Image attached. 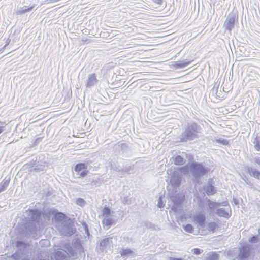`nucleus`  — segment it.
I'll return each instance as SVG.
<instances>
[{"label": "nucleus", "mask_w": 260, "mask_h": 260, "mask_svg": "<svg viewBox=\"0 0 260 260\" xmlns=\"http://www.w3.org/2000/svg\"><path fill=\"white\" fill-rule=\"evenodd\" d=\"M201 130V126L195 122L187 123L179 136V142H187L198 138Z\"/></svg>", "instance_id": "f257e3e1"}, {"label": "nucleus", "mask_w": 260, "mask_h": 260, "mask_svg": "<svg viewBox=\"0 0 260 260\" xmlns=\"http://www.w3.org/2000/svg\"><path fill=\"white\" fill-rule=\"evenodd\" d=\"M190 170L193 177L198 179L208 173L209 168L204 167L202 163L193 162L190 166Z\"/></svg>", "instance_id": "f03ea898"}, {"label": "nucleus", "mask_w": 260, "mask_h": 260, "mask_svg": "<svg viewBox=\"0 0 260 260\" xmlns=\"http://www.w3.org/2000/svg\"><path fill=\"white\" fill-rule=\"evenodd\" d=\"M170 199L173 202L171 210L175 212L180 210L181 204L184 199V196H180L178 194L171 196Z\"/></svg>", "instance_id": "7ed1b4c3"}, {"label": "nucleus", "mask_w": 260, "mask_h": 260, "mask_svg": "<svg viewBox=\"0 0 260 260\" xmlns=\"http://www.w3.org/2000/svg\"><path fill=\"white\" fill-rule=\"evenodd\" d=\"M237 20L238 16L235 13H230L224 24L225 29L231 31L234 28L235 21Z\"/></svg>", "instance_id": "20e7f679"}, {"label": "nucleus", "mask_w": 260, "mask_h": 260, "mask_svg": "<svg viewBox=\"0 0 260 260\" xmlns=\"http://www.w3.org/2000/svg\"><path fill=\"white\" fill-rule=\"evenodd\" d=\"M181 181V176L180 174L176 171L173 172L170 177V183L173 187H178Z\"/></svg>", "instance_id": "39448f33"}, {"label": "nucleus", "mask_w": 260, "mask_h": 260, "mask_svg": "<svg viewBox=\"0 0 260 260\" xmlns=\"http://www.w3.org/2000/svg\"><path fill=\"white\" fill-rule=\"evenodd\" d=\"M27 212H29L28 216L31 220L35 223H39L41 218L42 212L37 209H28Z\"/></svg>", "instance_id": "423d86ee"}, {"label": "nucleus", "mask_w": 260, "mask_h": 260, "mask_svg": "<svg viewBox=\"0 0 260 260\" xmlns=\"http://www.w3.org/2000/svg\"><path fill=\"white\" fill-rule=\"evenodd\" d=\"M244 170L246 173H248L251 176L257 179H260V171L256 169L246 166L244 167Z\"/></svg>", "instance_id": "0eeeda50"}, {"label": "nucleus", "mask_w": 260, "mask_h": 260, "mask_svg": "<svg viewBox=\"0 0 260 260\" xmlns=\"http://www.w3.org/2000/svg\"><path fill=\"white\" fill-rule=\"evenodd\" d=\"M98 82V80L95 73L89 74L88 76L86 86L87 88H91V87L95 85Z\"/></svg>", "instance_id": "6e6552de"}, {"label": "nucleus", "mask_w": 260, "mask_h": 260, "mask_svg": "<svg viewBox=\"0 0 260 260\" xmlns=\"http://www.w3.org/2000/svg\"><path fill=\"white\" fill-rule=\"evenodd\" d=\"M48 166V164L46 161H38L36 162L35 167L34 169V171L36 172H39L41 171H46Z\"/></svg>", "instance_id": "1a4fd4ad"}, {"label": "nucleus", "mask_w": 260, "mask_h": 260, "mask_svg": "<svg viewBox=\"0 0 260 260\" xmlns=\"http://www.w3.org/2000/svg\"><path fill=\"white\" fill-rule=\"evenodd\" d=\"M76 230L75 228L72 227V225L70 224H64L62 228V233L66 236L72 235L75 232Z\"/></svg>", "instance_id": "9d476101"}, {"label": "nucleus", "mask_w": 260, "mask_h": 260, "mask_svg": "<svg viewBox=\"0 0 260 260\" xmlns=\"http://www.w3.org/2000/svg\"><path fill=\"white\" fill-rule=\"evenodd\" d=\"M72 245L73 248L79 253L84 252V248L82 246L81 241L77 238L73 241Z\"/></svg>", "instance_id": "9b49d317"}, {"label": "nucleus", "mask_w": 260, "mask_h": 260, "mask_svg": "<svg viewBox=\"0 0 260 260\" xmlns=\"http://www.w3.org/2000/svg\"><path fill=\"white\" fill-rule=\"evenodd\" d=\"M215 213L218 216L223 217L227 219L229 218L231 216V213L226 211L223 208L217 209Z\"/></svg>", "instance_id": "f8f14e48"}, {"label": "nucleus", "mask_w": 260, "mask_h": 260, "mask_svg": "<svg viewBox=\"0 0 260 260\" xmlns=\"http://www.w3.org/2000/svg\"><path fill=\"white\" fill-rule=\"evenodd\" d=\"M110 238H104L101 241L99 245L98 246L97 248L99 249L100 252H103L104 250L107 248L109 244Z\"/></svg>", "instance_id": "ddd939ff"}, {"label": "nucleus", "mask_w": 260, "mask_h": 260, "mask_svg": "<svg viewBox=\"0 0 260 260\" xmlns=\"http://www.w3.org/2000/svg\"><path fill=\"white\" fill-rule=\"evenodd\" d=\"M35 7V5H34L31 6H25L23 7H21L18 9L15 12L16 15H21L23 14H25L27 12H30Z\"/></svg>", "instance_id": "4468645a"}, {"label": "nucleus", "mask_w": 260, "mask_h": 260, "mask_svg": "<svg viewBox=\"0 0 260 260\" xmlns=\"http://www.w3.org/2000/svg\"><path fill=\"white\" fill-rule=\"evenodd\" d=\"M191 62V61H187L186 60H179L174 62L173 66L176 69H182L189 65Z\"/></svg>", "instance_id": "2eb2a0df"}, {"label": "nucleus", "mask_w": 260, "mask_h": 260, "mask_svg": "<svg viewBox=\"0 0 260 260\" xmlns=\"http://www.w3.org/2000/svg\"><path fill=\"white\" fill-rule=\"evenodd\" d=\"M194 219L201 227L205 226L206 217L203 214H199L195 215L194 216Z\"/></svg>", "instance_id": "dca6fc26"}, {"label": "nucleus", "mask_w": 260, "mask_h": 260, "mask_svg": "<svg viewBox=\"0 0 260 260\" xmlns=\"http://www.w3.org/2000/svg\"><path fill=\"white\" fill-rule=\"evenodd\" d=\"M67 253L64 250H57L54 254L55 260H65L67 257Z\"/></svg>", "instance_id": "f3484780"}, {"label": "nucleus", "mask_w": 260, "mask_h": 260, "mask_svg": "<svg viewBox=\"0 0 260 260\" xmlns=\"http://www.w3.org/2000/svg\"><path fill=\"white\" fill-rule=\"evenodd\" d=\"M250 249L247 246H243L240 249L239 256L241 258H247L249 256Z\"/></svg>", "instance_id": "a211bd4d"}, {"label": "nucleus", "mask_w": 260, "mask_h": 260, "mask_svg": "<svg viewBox=\"0 0 260 260\" xmlns=\"http://www.w3.org/2000/svg\"><path fill=\"white\" fill-rule=\"evenodd\" d=\"M10 181V177H6L0 183V193L5 191L8 186Z\"/></svg>", "instance_id": "6ab92c4d"}, {"label": "nucleus", "mask_w": 260, "mask_h": 260, "mask_svg": "<svg viewBox=\"0 0 260 260\" xmlns=\"http://www.w3.org/2000/svg\"><path fill=\"white\" fill-rule=\"evenodd\" d=\"M204 189L208 195H213L216 193L215 187L209 183H208L206 186H204Z\"/></svg>", "instance_id": "aec40b11"}, {"label": "nucleus", "mask_w": 260, "mask_h": 260, "mask_svg": "<svg viewBox=\"0 0 260 260\" xmlns=\"http://www.w3.org/2000/svg\"><path fill=\"white\" fill-rule=\"evenodd\" d=\"M27 232L29 234H34L36 233L37 227L35 222H29L26 226Z\"/></svg>", "instance_id": "412c9836"}, {"label": "nucleus", "mask_w": 260, "mask_h": 260, "mask_svg": "<svg viewBox=\"0 0 260 260\" xmlns=\"http://www.w3.org/2000/svg\"><path fill=\"white\" fill-rule=\"evenodd\" d=\"M19 34V31L18 30L15 29L13 34V35L11 36V35H9V37L6 40L5 42V46H7L11 42V38H12L13 39V42H16L17 40L16 38V37H15V35H18Z\"/></svg>", "instance_id": "4be33fe9"}, {"label": "nucleus", "mask_w": 260, "mask_h": 260, "mask_svg": "<svg viewBox=\"0 0 260 260\" xmlns=\"http://www.w3.org/2000/svg\"><path fill=\"white\" fill-rule=\"evenodd\" d=\"M37 161V159L36 160H31L26 163L24 166L25 167L26 169H27L28 170V171L30 172H34V169L35 167Z\"/></svg>", "instance_id": "5701e85b"}, {"label": "nucleus", "mask_w": 260, "mask_h": 260, "mask_svg": "<svg viewBox=\"0 0 260 260\" xmlns=\"http://www.w3.org/2000/svg\"><path fill=\"white\" fill-rule=\"evenodd\" d=\"M103 224L109 228L114 222V220L109 217H105L102 221Z\"/></svg>", "instance_id": "b1692460"}, {"label": "nucleus", "mask_w": 260, "mask_h": 260, "mask_svg": "<svg viewBox=\"0 0 260 260\" xmlns=\"http://www.w3.org/2000/svg\"><path fill=\"white\" fill-rule=\"evenodd\" d=\"M185 163L183 158L180 155L175 156L174 159V164L176 165H182Z\"/></svg>", "instance_id": "393cba45"}, {"label": "nucleus", "mask_w": 260, "mask_h": 260, "mask_svg": "<svg viewBox=\"0 0 260 260\" xmlns=\"http://www.w3.org/2000/svg\"><path fill=\"white\" fill-rule=\"evenodd\" d=\"M219 255L215 252L209 253L206 258V260H218Z\"/></svg>", "instance_id": "a878e982"}, {"label": "nucleus", "mask_w": 260, "mask_h": 260, "mask_svg": "<svg viewBox=\"0 0 260 260\" xmlns=\"http://www.w3.org/2000/svg\"><path fill=\"white\" fill-rule=\"evenodd\" d=\"M254 147L256 151L260 150V137L256 136L253 142Z\"/></svg>", "instance_id": "bb28decb"}, {"label": "nucleus", "mask_w": 260, "mask_h": 260, "mask_svg": "<svg viewBox=\"0 0 260 260\" xmlns=\"http://www.w3.org/2000/svg\"><path fill=\"white\" fill-rule=\"evenodd\" d=\"M86 166L85 164L84 163H78L77 164L75 167V171L77 172H79L80 171H81L83 169H86Z\"/></svg>", "instance_id": "cd10ccee"}, {"label": "nucleus", "mask_w": 260, "mask_h": 260, "mask_svg": "<svg viewBox=\"0 0 260 260\" xmlns=\"http://www.w3.org/2000/svg\"><path fill=\"white\" fill-rule=\"evenodd\" d=\"M218 227V224L215 222H210L208 223V229L209 231L214 232L216 228Z\"/></svg>", "instance_id": "c85d7f7f"}, {"label": "nucleus", "mask_w": 260, "mask_h": 260, "mask_svg": "<svg viewBox=\"0 0 260 260\" xmlns=\"http://www.w3.org/2000/svg\"><path fill=\"white\" fill-rule=\"evenodd\" d=\"M241 178L245 181V182L251 188H252L253 184L252 182L247 178L246 175L243 174L241 175Z\"/></svg>", "instance_id": "c756f323"}, {"label": "nucleus", "mask_w": 260, "mask_h": 260, "mask_svg": "<svg viewBox=\"0 0 260 260\" xmlns=\"http://www.w3.org/2000/svg\"><path fill=\"white\" fill-rule=\"evenodd\" d=\"M65 217V215L62 212H57L55 215V219L58 222L61 221Z\"/></svg>", "instance_id": "7c9ffc66"}, {"label": "nucleus", "mask_w": 260, "mask_h": 260, "mask_svg": "<svg viewBox=\"0 0 260 260\" xmlns=\"http://www.w3.org/2000/svg\"><path fill=\"white\" fill-rule=\"evenodd\" d=\"M22 256V253L19 250H16L12 255L11 257L15 260L19 259Z\"/></svg>", "instance_id": "2f4dec72"}, {"label": "nucleus", "mask_w": 260, "mask_h": 260, "mask_svg": "<svg viewBox=\"0 0 260 260\" xmlns=\"http://www.w3.org/2000/svg\"><path fill=\"white\" fill-rule=\"evenodd\" d=\"M208 208L211 210H213L217 205H218V204L216 202L211 201L210 199L208 200Z\"/></svg>", "instance_id": "473e14b6"}, {"label": "nucleus", "mask_w": 260, "mask_h": 260, "mask_svg": "<svg viewBox=\"0 0 260 260\" xmlns=\"http://www.w3.org/2000/svg\"><path fill=\"white\" fill-rule=\"evenodd\" d=\"M27 246L28 245L27 243L22 241H17L16 243V246L17 248L23 247V248H26Z\"/></svg>", "instance_id": "72a5a7b5"}, {"label": "nucleus", "mask_w": 260, "mask_h": 260, "mask_svg": "<svg viewBox=\"0 0 260 260\" xmlns=\"http://www.w3.org/2000/svg\"><path fill=\"white\" fill-rule=\"evenodd\" d=\"M184 230L186 232L192 233L193 231V229L192 225L191 224H187L185 226L183 227Z\"/></svg>", "instance_id": "f704fd0d"}, {"label": "nucleus", "mask_w": 260, "mask_h": 260, "mask_svg": "<svg viewBox=\"0 0 260 260\" xmlns=\"http://www.w3.org/2000/svg\"><path fill=\"white\" fill-rule=\"evenodd\" d=\"M215 142L218 143L222 144L223 145H228L229 144V141L226 139H216Z\"/></svg>", "instance_id": "c9c22d12"}, {"label": "nucleus", "mask_w": 260, "mask_h": 260, "mask_svg": "<svg viewBox=\"0 0 260 260\" xmlns=\"http://www.w3.org/2000/svg\"><path fill=\"white\" fill-rule=\"evenodd\" d=\"M76 203L78 205L83 207L85 205L86 202L83 199L81 198H78L76 199Z\"/></svg>", "instance_id": "e433bc0d"}, {"label": "nucleus", "mask_w": 260, "mask_h": 260, "mask_svg": "<svg viewBox=\"0 0 260 260\" xmlns=\"http://www.w3.org/2000/svg\"><path fill=\"white\" fill-rule=\"evenodd\" d=\"M133 252L129 249H122L120 254L122 256H124L132 253Z\"/></svg>", "instance_id": "4c0bfd02"}, {"label": "nucleus", "mask_w": 260, "mask_h": 260, "mask_svg": "<svg viewBox=\"0 0 260 260\" xmlns=\"http://www.w3.org/2000/svg\"><path fill=\"white\" fill-rule=\"evenodd\" d=\"M111 213V211L108 207H105L103 210V214L105 215L106 217H109Z\"/></svg>", "instance_id": "58836bf2"}, {"label": "nucleus", "mask_w": 260, "mask_h": 260, "mask_svg": "<svg viewBox=\"0 0 260 260\" xmlns=\"http://www.w3.org/2000/svg\"><path fill=\"white\" fill-rule=\"evenodd\" d=\"M118 145L122 150H125L128 147L127 144L124 143H121L119 142L118 143Z\"/></svg>", "instance_id": "ea45409f"}, {"label": "nucleus", "mask_w": 260, "mask_h": 260, "mask_svg": "<svg viewBox=\"0 0 260 260\" xmlns=\"http://www.w3.org/2000/svg\"><path fill=\"white\" fill-rule=\"evenodd\" d=\"M164 204L163 203L162 197L161 196H160L159 197V199L158 200L157 207L159 208H161L164 207Z\"/></svg>", "instance_id": "a19ab883"}, {"label": "nucleus", "mask_w": 260, "mask_h": 260, "mask_svg": "<svg viewBox=\"0 0 260 260\" xmlns=\"http://www.w3.org/2000/svg\"><path fill=\"white\" fill-rule=\"evenodd\" d=\"M258 241V238L257 236H253L249 239L250 243H257Z\"/></svg>", "instance_id": "79ce46f5"}, {"label": "nucleus", "mask_w": 260, "mask_h": 260, "mask_svg": "<svg viewBox=\"0 0 260 260\" xmlns=\"http://www.w3.org/2000/svg\"><path fill=\"white\" fill-rule=\"evenodd\" d=\"M145 225L148 229H153L154 228V225L149 221H145Z\"/></svg>", "instance_id": "37998d69"}, {"label": "nucleus", "mask_w": 260, "mask_h": 260, "mask_svg": "<svg viewBox=\"0 0 260 260\" xmlns=\"http://www.w3.org/2000/svg\"><path fill=\"white\" fill-rule=\"evenodd\" d=\"M192 251L193 253V254H194L196 255H199L203 252V250H201L199 248H193L192 250Z\"/></svg>", "instance_id": "c03bdc74"}, {"label": "nucleus", "mask_w": 260, "mask_h": 260, "mask_svg": "<svg viewBox=\"0 0 260 260\" xmlns=\"http://www.w3.org/2000/svg\"><path fill=\"white\" fill-rule=\"evenodd\" d=\"M42 139H43V137H38V138H37L35 140V141L34 142V145H37V144H38L41 141H42Z\"/></svg>", "instance_id": "a18cd8bd"}, {"label": "nucleus", "mask_w": 260, "mask_h": 260, "mask_svg": "<svg viewBox=\"0 0 260 260\" xmlns=\"http://www.w3.org/2000/svg\"><path fill=\"white\" fill-rule=\"evenodd\" d=\"M67 249L71 255H74V251L73 248L72 247L69 246V247L67 248Z\"/></svg>", "instance_id": "49530a36"}, {"label": "nucleus", "mask_w": 260, "mask_h": 260, "mask_svg": "<svg viewBox=\"0 0 260 260\" xmlns=\"http://www.w3.org/2000/svg\"><path fill=\"white\" fill-rule=\"evenodd\" d=\"M254 162L260 166V157H255L254 159Z\"/></svg>", "instance_id": "de8ad7c7"}, {"label": "nucleus", "mask_w": 260, "mask_h": 260, "mask_svg": "<svg viewBox=\"0 0 260 260\" xmlns=\"http://www.w3.org/2000/svg\"><path fill=\"white\" fill-rule=\"evenodd\" d=\"M180 170L181 172L185 173L187 172L188 169L186 168V167H182L180 168Z\"/></svg>", "instance_id": "09e8293b"}, {"label": "nucleus", "mask_w": 260, "mask_h": 260, "mask_svg": "<svg viewBox=\"0 0 260 260\" xmlns=\"http://www.w3.org/2000/svg\"><path fill=\"white\" fill-rule=\"evenodd\" d=\"M197 204L199 207L201 206L202 199L200 197H197Z\"/></svg>", "instance_id": "8fccbe9b"}, {"label": "nucleus", "mask_w": 260, "mask_h": 260, "mask_svg": "<svg viewBox=\"0 0 260 260\" xmlns=\"http://www.w3.org/2000/svg\"><path fill=\"white\" fill-rule=\"evenodd\" d=\"M84 230L85 231V232L87 234V235H89V230H88V226H87V225L86 224H84Z\"/></svg>", "instance_id": "3c124183"}, {"label": "nucleus", "mask_w": 260, "mask_h": 260, "mask_svg": "<svg viewBox=\"0 0 260 260\" xmlns=\"http://www.w3.org/2000/svg\"><path fill=\"white\" fill-rule=\"evenodd\" d=\"M87 171L86 170H84L82 171L80 174V176L83 177L87 174Z\"/></svg>", "instance_id": "603ef678"}, {"label": "nucleus", "mask_w": 260, "mask_h": 260, "mask_svg": "<svg viewBox=\"0 0 260 260\" xmlns=\"http://www.w3.org/2000/svg\"><path fill=\"white\" fill-rule=\"evenodd\" d=\"M152 1L155 3L158 4L159 5H161L162 3V0H152Z\"/></svg>", "instance_id": "864d4df0"}, {"label": "nucleus", "mask_w": 260, "mask_h": 260, "mask_svg": "<svg viewBox=\"0 0 260 260\" xmlns=\"http://www.w3.org/2000/svg\"><path fill=\"white\" fill-rule=\"evenodd\" d=\"M123 202L125 204H128V197H124V201Z\"/></svg>", "instance_id": "5fc2aeb1"}, {"label": "nucleus", "mask_w": 260, "mask_h": 260, "mask_svg": "<svg viewBox=\"0 0 260 260\" xmlns=\"http://www.w3.org/2000/svg\"><path fill=\"white\" fill-rule=\"evenodd\" d=\"M170 260H183L181 258H174V257H170Z\"/></svg>", "instance_id": "6e6d98bb"}, {"label": "nucleus", "mask_w": 260, "mask_h": 260, "mask_svg": "<svg viewBox=\"0 0 260 260\" xmlns=\"http://www.w3.org/2000/svg\"><path fill=\"white\" fill-rule=\"evenodd\" d=\"M5 126H0V134L4 131Z\"/></svg>", "instance_id": "4d7b16f0"}, {"label": "nucleus", "mask_w": 260, "mask_h": 260, "mask_svg": "<svg viewBox=\"0 0 260 260\" xmlns=\"http://www.w3.org/2000/svg\"><path fill=\"white\" fill-rule=\"evenodd\" d=\"M82 42H87V43H89V41L88 40H84L82 39Z\"/></svg>", "instance_id": "13d9d810"}, {"label": "nucleus", "mask_w": 260, "mask_h": 260, "mask_svg": "<svg viewBox=\"0 0 260 260\" xmlns=\"http://www.w3.org/2000/svg\"><path fill=\"white\" fill-rule=\"evenodd\" d=\"M6 46H5V45H4V46L2 48V49L1 50H4V49L6 48Z\"/></svg>", "instance_id": "bf43d9fd"}, {"label": "nucleus", "mask_w": 260, "mask_h": 260, "mask_svg": "<svg viewBox=\"0 0 260 260\" xmlns=\"http://www.w3.org/2000/svg\"><path fill=\"white\" fill-rule=\"evenodd\" d=\"M6 46H5V45H4V46L2 48V49L1 50H4V49L6 48Z\"/></svg>", "instance_id": "052dcab7"}, {"label": "nucleus", "mask_w": 260, "mask_h": 260, "mask_svg": "<svg viewBox=\"0 0 260 260\" xmlns=\"http://www.w3.org/2000/svg\"><path fill=\"white\" fill-rule=\"evenodd\" d=\"M21 260H30V259H28V258H23V259H22Z\"/></svg>", "instance_id": "680f3d73"}, {"label": "nucleus", "mask_w": 260, "mask_h": 260, "mask_svg": "<svg viewBox=\"0 0 260 260\" xmlns=\"http://www.w3.org/2000/svg\"><path fill=\"white\" fill-rule=\"evenodd\" d=\"M235 204H238V202L237 201H235Z\"/></svg>", "instance_id": "e2e57ef3"}, {"label": "nucleus", "mask_w": 260, "mask_h": 260, "mask_svg": "<svg viewBox=\"0 0 260 260\" xmlns=\"http://www.w3.org/2000/svg\"><path fill=\"white\" fill-rule=\"evenodd\" d=\"M258 233L260 234V229L258 230Z\"/></svg>", "instance_id": "0e129e2a"}, {"label": "nucleus", "mask_w": 260, "mask_h": 260, "mask_svg": "<svg viewBox=\"0 0 260 260\" xmlns=\"http://www.w3.org/2000/svg\"><path fill=\"white\" fill-rule=\"evenodd\" d=\"M214 88H215V86L214 87V88H213V91H214Z\"/></svg>", "instance_id": "69168bd1"}]
</instances>
